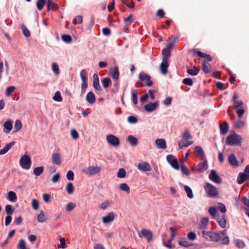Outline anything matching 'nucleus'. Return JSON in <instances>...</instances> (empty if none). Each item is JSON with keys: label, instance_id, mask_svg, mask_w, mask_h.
I'll return each instance as SVG.
<instances>
[{"label": "nucleus", "instance_id": "nucleus-1", "mask_svg": "<svg viewBox=\"0 0 249 249\" xmlns=\"http://www.w3.org/2000/svg\"><path fill=\"white\" fill-rule=\"evenodd\" d=\"M242 140L241 136L233 131L227 137L225 143L229 145H241Z\"/></svg>", "mask_w": 249, "mask_h": 249}, {"label": "nucleus", "instance_id": "nucleus-2", "mask_svg": "<svg viewBox=\"0 0 249 249\" xmlns=\"http://www.w3.org/2000/svg\"><path fill=\"white\" fill-rule=\"evenodd\" d=\"M202 236L206 239H210L213 242H217L220 240L221 237L218 232L211 231H201Z\"/></svg>", "mask_w": 249, "mask_h": 249}, {"label": "nucleus", "instance_id": "nucleus-3", "mask_svg": "<svg viewBox=\"0 0 249 249\" xmlns=\"http://www.w3.org/2000/svg\"><path fill=\"white\" fill-rule=\"evenodd\" d=\"M204 189L210 197H216L219 196V193L217 188L210 183H206L204 187Z\"/></svg>", "mask_w": 249, "mask_h": 249}, {"label": "nucleus", "instance_id": "nucleus-4", "mask_svg": "<svg viewBox=\"0 0 249 249\" xmlns=\"http://www.w3.org/2000/svg\"><path fill=\"white\" fill-rule=\"evenodd\" d=\"M19 164L22 169L29 170L31 166V160L29 156L24 155L20 158Z\"/></svg>", "mask_w": 249, "mask_h": 249}, {"label": "nucleus", "instance_id": "nucleus-5", "mask_svg": "<svg viewBox=\"0 0 249 249\" xmlns=\"http://www.w3.org/2000/svg\"><path fill=\"white\" fill-rule=\"evenodd\" d=\"M249 179V165H248L243 173H240L237 178V183L241 184L246 180Z\"/></svg>", "mask_w": 249, "mask_h": 249}, {"label": "nucleus", "instance_id": "nucleus-6", "mask_svg": "<svg viewBox=\"0 0 249 249\" xmlns=\"http://www.w3.org/2000/svg\"><path fill=\"white\" fill-rule=\"evenodd\" d=\"M101 168L99 166H89L83 170L84 173L88 176H91L100 172Z\"/></svg>", "mask_w": 249, "mask_h": 249}, {"label": "nucleus", "instance_id": "nucleus-7", "mask_svg": "<svg viewBox=\"0 0 249 249\" xmlns=\"http://www.w3.org/2000/svg\"><path fill=\"white\" fill-rule=\"evenodd\" d=\"M107 141L109 144L115 147H117L120 144L119 138L112 134L107 136Z\"/></svg>", "mask_w": 249, "mask_h": 249}, {"label": "nucleus", "instance_id": "nucleus-8", "mask_svg": "<svg viewBox=\"0 0 249 249\" xmlns=\"http://www.w3.org/2000/svg\"><path fill=\"white\" fill-rule=\"evenodd\" d=\"M166 159L168 163L171 166L176 170L179 169V165L177 159L172 155H169L167 156Z\"/></svg>", "mask_w": 249, "mask_h": 249}, {"label": "nucleus", "instance_id": "nucleus-9", "mask_svg": "<svg viewBox=\"0 0 249 249\" xmlns=\"http://www.w3.org/2000/svg\"><path fill=\"white\" fill-rule=\"evenodd\" d=\"M139 237L141 238L144 237L146 239L148 242H150L152 239L153 234L150 230L143 229L141 230V234H139Z\"/></svg>", "mask_w": 249, "mask_h": 249}, {"label": "nucleus", "instance_id": "nucleus-10", "mask_svg": "<svg viewBox=\"0 0 249 249\" xmlns=\"http://www.w3.org/2000/svg\"><path fill=\"white\" fill-rule=\"evenodd\" d=\"M115 214L113 212L108 213L106 215L102 217V221L104 224L112 223L115 219Z\"/></svg>", "mask_w": 249, "mask_h": 249}, {"label": "nucleus", "instance_id": "nucleus-11", "mask_svg": "<svg viewBox=\"0 0 249 249\" xmlns=\"http://www.w3.org/2000/svg\"><path fill=\"white\" fill-rule=\"evenodd\" d=\"M209 222V218L208 217H204L201 219L200 223L198 226V229L201 230V231H199L198 234H201V231L203 230L205 231V230L208 227Z\"/></svg>", "mask_w": 249, "mask_h": 249}, {"label": "nucleus", "instance_id": "nucleus-12", "mask_svg": "<svg viewBox=\"0 0 249 249\" xmlns=\"http://www.w3.org/2000/svg\"><path fill=\"white\" fill-rule=\"evenodd\" d=\"M138 169L143 172L150 171L151 170L150 164L146 161H142L138 163Z\"/></svg>", "mask_w": 249, "mask_h": 249}, {"label": "nucleus", "instance_id": "nucleus-13", "mask_svg": "<svg viewBox=\"0 0 249 249\" xmlns=\"http://www.w3.org/2000/svg\"><path fill=\"white\" fill-rule=\"evenodd\" d=\"M209 179L216 183H220L221 179L214 170H212L209 175Z\"/></svg>", "mask_w": 249, "mask_h": 249}, {"label": "nucleus", "instance_id": "nucleus-14", "mask_svg": "<svg viewBox=\"0 0 249 249\" xmlns=\"http://www.w3.org/2000/svg\"><path fill=\"white\" fill-rule=\"evenodd\" d=\"M168 61L166 60L165 58L163 60L162 59L161 63L160 66V72L163 75L166 74L168 71Z\"/></svg>", "mask_w": 249, "mask_h": 249}, {"label": "nucleus", "instance_id": "nucleus-15", "mask_svg": "<svg viewBox=\"0 0 249 249\" xmlns=\"http://www.w3.org/2000/svg\"><path fill=\"white\" fill-rule=\"evenodd\" d=\"M52 161L53 164L60 165L61 164L60 154L57 152H53L52 156Z\"/></svg>", "mask_w": 249, "mask_h": 249}, {"label": "nucleus", "instance_id": "nucleus-16", "mask_svg": "<svg viewBox=\"0 0 249 249\" xmlns=\"http://www.w3.org/2000/svg\"><path fill=\"white\" fill-rule=\"evenodd\" d=\"M139 77L141 81H145V80H149L148 83H146V85L148 87L152 86L153 82L151 80V77L144 72H141L139 75Z\"/></svg>", "mask_w": 249, "mask_h": 249}, {"label": "nucleus", "instance_id": "nucleus-17", "mask_svg": "<svg viewBox=\"0 0 249 249\" xmlns=\"http://www.w3.org/2000/svg\"><path fill=\"white\" fill-rule=\"evenodd\" d=\"M158 105V102H156L154 103H150L149 104L145 105L144 106V108L147 112H151L156 109Z\"/></svg>", "mask_w": 249, "mask_h": 249}, {"label": "nucleus", "instance_id": "nucleus-18", "mask_svg": "<svg viewBox=\"0 0 249 249\" xmlns=\"http://www.w3.org/2000/svg\"><path fill=\"white\" fill-rule=\"evenodd\" d=\"M238 98V96L236 93H234L232 99V101L233 103V106L235 109H237L239 107H241L243 105V101H237L236 99Z\"/></svg>", "mask_w": 249, "mask_h": 249}, {"label": "nucleus", "instance_id": "nucleus-19", "mask_svg": "<svg viewBox=\"0 0 249 249\" xmlns=\"http://www.w3.org/2000/svg\"><path fill=\"white\" fill-rule=\"evenodd\" d=\"M155 144L159 149H165L166 148V142L163 139H157L155 141Z\"/></svg>", "mask_w": 249, "mask_h": 249}, {"label": "nucleus", "instance_id": "nucleus-20", "mask_svg": "<svg viewBox=\"0 0 249 249\" xmlns=\"http://www.w3.org/2000/svg\"><path fill=\"white\" fill-rule=\"evenodd\" d=\"M13 121L8 120L3 124L4 131L6 133H9L13 128Z\"/></svg>", "mask_w": 249, "mask_h": 249}, {"label": "nucleus", "instance_id": "nucleus-21", "mask_svg": "<svg viewBox=\"0 0 249 249\" xmlns=\"http://www.w3.org/2000/svg\"><path fill=\"white\" fill-rule=\"evenodd\" d=\"M110 74L113 79L117 80L119 78V71L117 67H114L110 69Z\"/></svg>", "mask_w": 249, "mask_h": 249}, {"label": "nucleus", "instance_id": "nucleus-22", "mask_svg": "<svg viewBox=\"0 0 249 249\" xmlns=\"http://www.w3.org/2000/svg\"><path fill=\"white\" fill-rule=\"evenodd\" d=\"M93 86L94 88L99 91L101 90V88L99 84V78L97 74H94L93 76Z\"/></svg>", "mask_w": 249, "mask_h": 249}, {"label": "nucleus", "instance_id": "nucleus-23", "mask_svg": "<svg viewBox=\"0 0 249 249\" xmlns=\"http://www.w3.org/2000/svg\"><path fill=\"white\" fill-rule=\"evenodd\" d=\"M86 101L90 104H93L96 101V98L94 93L91 92H89L86 96Z\"/></svg>", "mask_w": 249, "mask_h": 249}, {"label": "nucleus", "instance_id": "nucleus-24", "mask_svg": "<svg viewBox=\"0 0 249 249\" xmlns=\"http://www.w3.org/2000/svg\"><path fill=\"white\" fill-rule=\"evenodd\" d=\"M15 144L14 141L7 143L2 149L0 150V155H3L7 153L9 150Z\"/></svg>", "mask_w": 249, "mask_h": 249}, {"label": "nucleus", "instance_id": "nucleus-25", "mask_svg": "<svg viewBox=\"0 0 249 249\" xmlns=\"http://www.w3.org/2000/svg\"><path fill=\"white\" fill-rule=\"evenodd\" d=\"M195 151L198 156L200 158L201 160L205 159L204 152L201 147L199 146H196L194 148Z\"/></svg>", "mask_w": 249, "mask_h": 249}, {"label": "nucleus", "instance_id": "nucleus-26", "mask_svg": "<svg viewBox=\"0 0 249 249\" xmlns=\"http://www.w3.org/2000/svg\"><path fill=\"white\" fill-rule=\"evenodd\" d=\"M206 167V169H207L208 168V164L207 161L205 160L203 162H200L197 166V167L196 169V171H197L199 172H202Z\"/></svg>", "mask_w": 249, "mask_h": 249}, {"label": "nucleus", "instance_id": "nucleus-27", "mask_svg": "<svg viewBox=\"0 0 249 249\" xmlns=\"http://www.w3.org/2000/svg\"><path fill=\"white\" fill-rule=\"evenodd\" d=\"M228 160L231 165L235 166H238L239 165V162L234 154L231 155L229 157Z\"/></svg>", "mask_w": 249, "mask_h": 249}, {"label": "nucleus", "instance_id": "nucleus-28", "mask_svg": "<svg viewBox=\"0 0 249 249\" xmlns=\"http://www.w3.org/2000/svg\"><path fill=\"white\" fill-rule=\"evenodd\" d=\"M8 199L12 202H15L17 201V196L16 193L10 191L8 193Z\"/></svg>", "mask_w": 249, "mask_h": 249}, {"label": "nucleus", "instance_id": "nucleus-29", "mask_svg": "<svg viewBox=\"0 0 249 249\" xmlns=\"http://www.w3.org/2000/svg\"><path fill=\"white\" fill-rule=\"evenodd\" d=\"M126 140L132 146H136L138 144L137 138L132 135H129Z\"/></svg>", "mask_w": 249, "mask_h": 249}, {"label": "nucleus", "instance_id": "nucleus-30", "mask_svg": "<svg viewBox=\"0 0 249 249\" xmlns=\"http://www.w3.org/2000/svg\"><path fill=\"white\" fill-rule=\"evenodd\" d=\"M171 51L168 49H163L162 51V58L163 60L164 58L166 60L168 61V59L170 56Z\"/></svg>", "mask_w": 249, "mask_h": 249}, {"label": "nucleus", "instance_id": "nucleus-31", "mask_svg": "<svg viewBox=\"0 0 249 249\" xmlns=\"http://www.w3.org/2000/svg\"><path fill=\"white\" fill-rule=\"evenodd\" d=\"M200 69L198 68L194 67L193 69H189L187 70V73L192 76L196 75L198 74Z\"/></svg>", "mask_w": 249, "mask_h": 249}, {"label": "nucleus", "instance_id": "nucleus-32", "mask_svg": "<svg viewBox=\"0 0 249 249\" xmlns=\"http://www.w3.org/2000/svg\"><path fill=\"white\" fill-rule=\"evenodd\" d=\"M132 101L134 105H137L138 103V90L136 89H133L131 90Z\"/></svg>", "mask_w": 249, "mask_h": 249}, {"label": "nucleus", "instance_id": "nucleus-33", "mask_svg": "<svg viewBox=\"0 0 249 249\" xmlns=\"http://www.w3.org/2000/svg\"><path fill=\"white\" fill-rule=\"evenodd\" d=\"M220 128L221 134H225L229 130V125L227 123H224L220 125Z\"/></svg>", "mask_w": 249, "mask_h": 249}, {"label": "nucleus", "instance_id": "nucleus-34", "mask_svg": "<svg viewBox=\"0 0 249 249\" xmlns=\"http://www.w3.org/2000/svg\"><path fill=\"white\" fill-rule=\"evenodd\" d=\"M202 69L203 71L206 73H209L211 71V66L206 61H204L202 63Z\"/></svg>", "mask_w": 249, "mask_h": 249}, {"label": "nucleus", "instance_id": "nucleus-35", "mask_svg": "<svg viewBox=\"0 0 249 249\" xmlns=\"http://www.w3.org/2000/svg\"><path fill=\"white\" fill-rule=\"evenodd\" d=\"M234 243L235 246L238 248L243 249L245 247V244L242 240L239 239H235L234 241Z\"/></svg>", "mask_w": 249, "mask_h": 249}, {"label": "nucleus", "instance_id": "nucleus-36", "mask_svg": "<svg viewBox=\"0 0 249 249\" xmlns=\"http://www.w3.org/2000/svg\"><path fill=\"white\" fill-rule=\"evenodd\" d=\"M184 188L187 193L188 197L190 199L193 198L194 197V195L191 188L187 185H185Z\"/></svg>", "mask_w": 249, "mask_h": 249}, {"label": "nucleus", "instance_id": "nucleus-37", "mask_svg": "<svg viewBox=\"0 0 249 249\" xmlns=\"http://www.w3.org/2000/svg\"><path fill=\"white\" fill-rule=\"evenodd\" d=\"M217 222L219 225V226L222 228H225L226 226V220L225 219V216L223 215L221 218H218L217 219Z\"/></svg>", "mask_w": 249, "mask_h": 249}, {"label": "nucleus", "instance_id": "nucleus-38", "mask_svg": "<svg viewBox=\"0 0 249 249\" xmlns=\"http://www.w3.org/2000/svg\"><path fill=\"white\" fill-rule=\"evenodd\" d=\"M52 71L55 75H58L59 74V68L57 63L53 62L52 64Z\"/></svg>", "mask_w": 249, "mask_h": 249}, {"label": "nucleus", "instance_id": "nucleus-39", "mask_svg": "<svg viewBox=\"0 0 249 249\" xmlns=\"http://www.w3.org/2000/svg\"><path fill=\"white\" fill-rule=\"evenodd\" d=\"M80 76L82 81H88V72L85 70L83 69L81 71Z\"/></svg>", "mask_w": 249, "mask_h": 249}, {"label": "nucleus", "instance_id": "nucleus-40", "mask_svg": "<svg viewBox=\"0 0 249 249\" xmlns=\"http://www.w3.org/2000/svg\"><path fill=\"white\" fill-rule=\"evenodd\" d=\"M22 123L20 120H17L15 121L14 125V132H17L21 129L22 127Z\"/></svg>", "mask_w": 249, "mask_h": 249}, {"label": "nucleus", "instance_id": "nucleus-41", "mask_svg": "<svg viewBox=\"0 0 249 249\" xmlns=\"http://www.w3.org/2000/svg\"><path fill=\"white\" fill-rule=\"evenodd\" d=\"M43 170H44L43 166L36 167L34 169V174L36 176H38L40 175L43 173Z\"/></svg>", "mask_w": 249, "mask_h": 249}, {"label": "nucleus", "instance_id": "nucleus-42", "mask_svg": "<svg viewBox=\"0 0 249 249\" xmlns=\"http://www.w3.org/2000/svg\"><path fill=\"white\" fill-rule=\"evenodd\" d=\"M178 243L180 246L185 247H188L191 245V243H190L185 238H181L179 240Z\"/></svg>", "mask_w": 249, "mask_h": 249}, {"label": "nucleus", "instance_id": "nucleus-43", "mask_svg": "<svg viewBox=\"0 0 249 249\" xmlns=\"http://www.w3.org/2000/svg\"><path fill=\"white\" fill-rule=\"evenodd\" d=\"M5 210L7 215H11L14 213V209L11 205H6L5 207Z\"/></svg>", "mask_w": 249, "mask_h": 249}, {"label": "nucleus", "instance_id": "nucleus-44", "mask_svg": "<svg viewBox=\"0 0 249 249\" xmlns=\"http://www.w3.org/2000/svg\"><path fill=\"white\" fill-rule=\"evenodd\" d=\"M245 124L246 123L244 121L241 120H239L235 123L234 125L235 127L240 129L244 127L245 126Z\"/></svg>", "mask_w": 249, "mask_h": 249}, {"label": "nucleus", "instance_id": "nucleus-45", "mask_svg": "<svg viewBox=\"0 0 249 249\" xmlns=\"http://www.w3.org/2000/svg\"><path fill=\"white\" fill-rule=\"evenodd\" d=\"M110 202L108 200H106L101 203L99 207L102 210H105L110 206Z\"/></svg>", "mask_w": 249, "mask_h": 249}, {"label": "nucleus", "instance_id": "nucleus-46", "mask_svg": "<svg viewBox=\"0 0 249 249\" xmlns=\"http://www.w3.org/2000/svg\"><path fill=\"white\" fill-rule=\"evenodd\" d=\"M66 190L68 194H72L74 190L73 184L71 182H69L66 186Z\"/></svg>", "mask_w": 249, "mask_h": 249}, {"label": "nucleus", "instance_id": "nucleus-47", "mask_svg": "<svg viewBox=\"0 0 249 249\" xmlns=\"http://www.w3.org/2000/svg\"><path fill=\"white\" fill-rule=\"evenodd\" d=\"M16 88L13 86H11L10 87H8L5 90V95L7 97H9L11 93L15 90Z\"/></svg>", "mask_w": 249, "mask_h": 249}, {"label": "nucleus", "instance_id": "nucleus-48", "mask_svg": "<svg viewBox=\"0 0 249 249\" xmlns=\"http://www.w3.org/2000/svg\"><path fill=\"white\" fill-rule=\"evenodd\" d=\"M37 220L41 223L44 222L46 220V218L45 217L44 213L43 211H41L38 214Z\"/></svg>", "mask_w": 249, "mask_h": 249}, {"label": "nucleus", "instance_id": "nucleus-49", "mask_svg": "<svg viewBox=\"0 0 249 249\" xmlns=\"http://www.w3.org/2000/svg\"><path fill=\"white\" fill-rule=\"evenodd\" d=\"M126 176L125 170L124 168L119 169L117 173V177L120 178H124Z\"/></svg>", "mask_w": 249, "mask_h": 249}, {"label": "nucleus", "instance_id": "nucleus-50", "mask_svg": "<svg viewBox=\"0 0 249 249\" xmlns=\"http://www.w3.org/2000/svg\"><path fill=\"white\" fill-rule=\"evenodd\" d=\"M53 98V100L57 102H61L62 101V97L60 91H57L55 93Z\"/></svg>", "mask_w": 249, "mask_h": 249}, {"label": "nucleus", "instance_id": "nucleus-51", "mask_svg": "<svg viewBox=\"0 0 249 249\" xmlns=\"http://www.w3.org/2000/svg\"><path fill=\"white\" fill-rule=\"evenodd\" d=\"M119 188L122 191H125L127 193L129 192L130 188L126 183H123L121 184L120 185Z\"/></svg>", "mask_w": 249, "mask_h": 249}, {"label": "nucleus", "instance_id": "nucleus-52", "mask_svg": "<svg viewBox=\"0 0 249 249\" xmlns=\"http://www.w3.org/2000/svg\"><path fill=\"white\" fill-rule=\"evenodd\" d=\"M46 1L45 0H38L36 2L37 8L39 10H41L43 8Z\"/></svg>", "mask_w": 249, "mask_h": 249}, {"label": "nucleus", "instance_id": "nucleus-53", "mask_svg": "<svg viewBox=\"0 0 249 249\" xmlns=\"http://www.w3.org/2000/svg\"><path fill=\"white\" fill-rule=\"evenodd\" d=\"M102 85L104 88L106 89L109 86L110 80L109 78H105L102 80Z\"/></svg>", "mask_w": 249, "mask_h": 249}, {"label": "nucleus", "instance_id": "nucleus-54", "mask_svg": "<svg viewBox=\"0 0 249 249\" xmlns=\"http://www.w3.org/2000/svg\"><path fill=\"white\" fill-rule=\"evenodd\" d=\"M209 213L213 217L215 218L217 213V209L214 207H212L209 209Z\"/></svg>", "mask_w": 249, "mask_h": 249}, {"label": "nucleus", "instance_id": "nucleus-55", "mask_svg": "<svg viewBox=\"0 0 249 249\" xmlns=\"http://www.w3.org/2000/svg\"><path fill=\"white\" fill-rule=\"evenodd\" d=\"M188 238L191 241H194L196 239V235L195 232L190 231L187 234Z\"/></svg>", "mask_w": 249, "mask_h": 249}, {"label": "nucleus", "instance_id": "nucleus-56", "mask_svg": "<svg viewBox=\"0 0 249 249\" xmlns=\"http://www.w3.org/2000/svg\"><path fill=\"white\" fill-rule=\"evenodd\" d=\"M71 137L72 138V139H73L74 140L77 139L79 137L78 133L77 132L76 130L75 129H72L71 130Z\"/></svg>", "mask_w": 249, "mask_h": 249}, {"label": "nucleus", "instance_id": "nucleus-57", "mask_svg": "<svg viewBox=\"0 0 249 249\" xmlns=\"http://www.w3.org/2000/svg\"><path fill=\"white\" fill-rule=\"evenodd\" d=\"M18 249H26L25 242L23 239H20L18 245Z\"/></svg>", "mask_w": 249, "mask_h": 249}, {"label": "nucleus", "instance_id": "nucleus-58", "mask_svg": "<svg viewBox=\"0 0 249 249\" xmlns=\"http://www.w3.org/2000/svg\"><path fill=\"white\" fill-rule=\"evenodd\" d=\"M183 83L186 85L192 86L193 85V82L191 78H186L183 80Z\"/></svg>", "mask_w": 249, "mask_h": 249}, {"label": "nucleus", "instance_id": "nucleus-59", "mask_svg": "<svg viewBox=\"0 0 249 249\" xmlns=\"http://www.w3.org/2000/svg\"><path fill=\"white\" fill-rule=\"evenodd\" d=\"M82 17L81 16H78L76 17L73 20V24H80L82 22Z\"/></svg>", "mask_w": 249, "mask_h": 249}, {"label": "nucleus", "instance_id": "nucleus-60", "mask_svg": "<svg viewBox=\"0 0 249 249\" xmlns=\"http://www.w3.org/2000/svg\"><path fill=\"white\" fill-rule=\"evenodd\" d=\"M122 2L129 8H133L134 5L131 0H122Z\"/></svg>", "mask_w": 249, "mask_h": 249}, {"label": "nucleus", "instance_id": "nucleus-61", "mask_svg": "<svg viewBox=\"0 0 249 249\" xmlns=\"http://www.w3.org/2000/svg\"><path fill=\"white\" fill-rule=\"evenodd\" d=\"M62 39L63 41L69 43L71 41V37L70 35H64L62 36Z\"/></svg>", "mask_w": 249, "mask_h": 249}, {"label": "nucleus", "instance_id": "nucleus-62", "mask_svg": "<svg viewBox=\"0 0 249 249\" xmlns=\"http://www.w3.org/2000/svg\"><path fill=\"white\" fill-rule=\"evenodd\" d=\"M22 30L23 33V35L26 37H29L31 36L30 32L29 30L24 26H22Z\"/></svg>", "mask_w": 249, "mask_h": 249}, {"label": "nucleus", "instance_id": "nucleus-63", "mask_svg": "<svg viewBox=\"0 0 249 249\" xmlns=\"http://www.w3.org/2000/svg\"><path fill=\"white\" fill-rule=\"evenodd\" d=\"M32 206L33 208L35 210H37L38 209L39 204L38 201L36 199H34L32 200Z\"/></svg>", "mask_w": 249, "mask_h": 249}, {"label": "nucleus", "instance_id": "nucleus-64", "mask_svg": "<svg viewBox=\"0 0 249 249\" xmlns=\"http://www.w3.org/2000/svg\"><path fill=\"white\" fill-rule=\"evenodd\" d=\"M127 121L130 124H135L137 122V118L134 116H130L127 118Z\"/></svg>", "mask_w": 249, "mask_h": 249}]
</instances>
